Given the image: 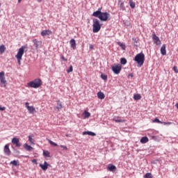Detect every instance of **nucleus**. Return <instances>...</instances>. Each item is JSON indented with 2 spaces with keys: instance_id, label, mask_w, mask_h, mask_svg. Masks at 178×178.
<instances>
[{
  "instance_id": "12",
  "label": "nucleus",
  "mask_w": 178,
  "mask_h": 178,
  "mask_svg": "<svg viewBox=\"0 0 178 178\" xmlns=\"http://www.w3.org/2000/svg\"><path fill=\"white\" fill-rule=\"evenodd\" d=\"M51 34H52V31L49 29L43 30L40 33V35H42V37H45V35H51Z\"/></svg>"
},
{
  "instance_id": "40",
  "label": "nucleus",
  "mask_w": 178,
  "mask_h": 178,
  "mask_svg": "<svg viewBox=\"0 0 178 178\" xmlns=\"http://www.w3.org/2000/svg\"><path fill=\"white\" fill-rule=\"evenodd\" d=\"M172 69H173L175 73H178V68L177 66H174Z\"/></svg>"
},
{
  "instance_id": "15",
  "label": "nucleus",
  "mask_w": 178,
  "mask_h": 178,
  "mask_svg": "<svg viewBox=\"0 0 178 178\" xmlns=\"http://www.w3.org/2000/svg\"><path fill=\"white\" fill-rule=\"evenodd\" d=\"M48 166H49V164H48L47 161H44V164H40V168L43 170H47V169H48Z\"/></svg>"
},
{
  "instance_id": "41",
  "label": "nucleus",
  "mask_w": 178,
  "mask_h": 178,
  "mask_svg": "<svg viewBox=\"0 0 178 178\" xmlns=\"http://www.w3.org/2000/svg\"><path fill=\"white\" fill-rule=\"evenodd\" d=\"M60 148H63V149H65V151H67V147L65 145H60Z\"/></svg>"
},
{
  "instance_id": "16",
  "label": "nucleus",
  "mask_w": 178,
  "mask_h": 178,
  "mask_svg": "<svg viewBox=\"0 0 178 178\" xmlns=\"http://www.w3.org/2000/svg\"><path fill=\"white\" fill-rule=\"evenodd\" d=\"M57 106L55 108V109H57V111H60L63 108V106L62 105V102H60V100H58L57 102Z\"/></svg>"
},
{
  "instance_id": "13",
  "label": "nucleus",
  "mask_w": 178,
  "mask_h": 178,
  "mask_svg": "<svg viewBox=\"0 0 178 178\" xmlns=\"http://www.w3.org/2000/svg\"><path fill=\"white\" fill-rule=\"evenodd\" d=\"M113 120L114 122H115L116 123H123L124 122H125L124 119L122 118L120 116H115L113 118Z\"/></svg>"
},
{
  "instance_id": "35",
  "label": "nucleus",
  "mask_w": 178,
  "mask_h": 178,
  "mask_svg": "<svg viewBox=\"0 0 178 178\" xmlns=\"http://www.w3.org/2000/svg\"><path fill=\"white\" fill-rule=\"evenodd\" d=\"M145 178H152V174L149 173V172H147L145 176Z\"/></svg>"
},
{
  "instance_id": "20",
  "label": "nucleus",
  "mask_w": 178,
  "mask_h": 178,
  "mask_svg": "<svg viewBox=\"0 0 178 178\" xmlns=\"http://www.w3.org/2000/svg\"><path fill=\"white\" fill-rule=\"evenodd\" d=\"M24 148L26 150V151H33V149H34V148H33V147L29 145L27 143H25L24 145Z\"/></svg>"
},
{
  "instance_id": "44",
  "label": "nucleus",
  "mask_w": 178,
  "mask_h": 178,
  "mask_svg": "<svg viewBox=\"0 0 178 178\" xmlns=\"http://www.w3.org/2000/svg\"><path fill=\"white\" fill-rule=\"evenodd\" d=\"M61 59H63V60H64V62H67V59L66 58H65V56H62Z\"/></svg>"
},
{
  "instance_id": "24",
  "label": "nucleus",
  "mask_w": 178,
  "mask_h": 178,
  "mask_svg": "<svg viewBox=\"0 0 178 178\" xmlns=\"http://www.w3.org/2000/svg\"><path fill=\"white\" fill-rule=\"evenodd\" d=\"M6 51V47H5V45L1 44L0 45V54L2 55Z\"/></svg>"
},
{
  "instance_id": "36",
  "label": "nucleus",
  "mask_w": 178,
  "mask_h": 178,
  "mask_svg": "<svg viewBox=\"0 0 178 178\" xmlns=\"http://www.w3.org/2000/svg\"><path fill=\"white\" fill-rule=\"evenodd\" d=\"M101 77H102V80H105V81L108 80V76L106 74H102Z\"/></svg>"
},
{
  "instance_id": "17",
  "label": "nucleus",
  "mask_w": 178,
  "mask_h": 178,
  "mask_svg": "<svg viewBox=\"0 0 178 178\" xmlns=\"http://www.w3.org/2000/svg\"><path fill=\"white\" fill-rule=\"evenodd\" d=\"M161 55H166V44H163L161 48Z\"/></svg>"
},
{
  "instance_id": "9",
  "label": "nucleus",
  "mask_w": 178,
  "mask_h": 178,
  "mask_svg": "<svg viewBox=\"0 0 178 178\" xmlns=\"http://www.w3.org/2000/svg\"><path fill=\"white\" fill-rule=\"evenodd\" d=\"M152 40L154 44H156V45H161V40L159 39V37L156 36V34L155 33V32L152 33Z\"/></svg>"
},
{
  "instance_id": "18",
  "label": "nucleus",
  "mask_w": 178,
  "mask_h": 178,
  "mask_svg": "<svg viewBox=\"0 0 178 178\" xmlns=\"http://www.w3.org/2000/svg\"><path fill=\"white\" fill-rule=\"evenodd\" d=\"M87 134H88V136H92V137H95V136H97V134L95 133L92 132V131H83V136H86Z\"/></svg>"
},
{
  "instance_id": "34",
  "label": "nucleus",
  "mask_w": 178,
  "mask_h": 178,
  "mask_svg": "<svg viewBox=\"0 0 178 178\" xmlns=\"http://www.w3.org/2000/svg\"><path fill=\"white\" fill-rule=\"evenodd\" d=\"M152 123H160L161 124H162V122L161 120H159V119H158L157 118H156L153 121Z\"/></svg>"
},
{
  "instance_id": "1",
  "label": "nucleus",
  "mask_w": 178,
  "mask_h": 178,
  "mask_svg": "<svg viewBox=\"0 0 178 178\" xmlns=\"http://www.w3.org/2000/svg\"><path fill=\"white\" fill-rule=\"evenodd\" d=\"M101 9L102 8H98V10L92 13V16H94V17H98L102 22H108L109 17H111V15L108 13L101 12Z\"/></svg>"
},
{
  "instance_id": "5",
  "label": "nucleus",
  "mask_w": 178,
  "mask_h": 178,
  "mask_svg": "<svg viewBox=\"0 0 178 178\" xmlns=\"http://www.w3.org/2000/svg\"><path fill=\"white\" fill-rule=\"evenodd\" d=\"M101 23L98 19H93L92 31L93 33H98L101 30Z\"/></svg>"
},
{
  "instance_id": "42",
  "label": "nucleus",
  "mask_w": 178,
  "mask_h": 178,
  "mask_svg": "<svg viewBox=\"0 0 178 178\" xmlns=\"http://www.w3.org/2000/svg\"><path fill=\"white\" fill-rule=\"evenodd\" d=\"M132 40L134 41V42H135V44H137V42H138V40L136 38H133Z\"/></svg>"
},
{
  "instance_id": "30",
  "label": "nucleus",
  "mask_w": 178,
  "mask_h": 178,
  "mask_svg": "<svg viewBox=\"0 0 178 178\" xmlns=\"http://www.w3.org/2000/svg\"><path fill=\"white\" fill-rule=\"evenodd\" d=\"M29 141L30 142V144L34 145V138H33L31 136H29Z\"/></svg>"
},
{
  "instance_id": "39",
  "label": "nucleus",
  "mask_w": 178,
  "mask_h": 178,
  "mask_svg": "<svg viewBox=\"0 0 178 178\" xmlns=\"http://www.w3.org/2000/svg\"><path fill=\"white\" fill-rule=\"evenodd\" d=\"M72 72H73V65H70L69 69L67 70V72L68 73H72Z\"/></svg>"
},
{
  "instance_id": "37",
  "label": "nucleus",
  "mask_w": 178,
  "mask_h": 178,
  "mask_svg": "<svg viewBox=\"0 0 178 178\" xmlns=\"http://www.w3.org/2000/svg\"><path fill=\"white\" fill-rule=\"evenodd\" d=\"M120 10H124V9H125L124 3L122 2V3L120 4Z\"/></svg>"
},
{
  "instance_id": "14",
  "label": "nucleus",
  "mask_w": 178,
  "mask_h": 178,
  "mask_svg": "<svg viewBox=\"0 0 178 178\" xmlns=\"http://www.w3.org/2000/svg\"><path fill=\"white\" fill-rule=\"evenodd\" d=\"M3 152L6 155H10V149H9V145H6L4 146Z\"/></svg>"
},
{
  "instance_id": "29",
  "label": "nucleus",
  "mask_w": 178,
  "mask_h": 178,
  "mask_svg": "<svg viewBox=\"0 0 178 178\" xmlns=\"http://www.w3.org/2000/svg\"><path fill=\"white\" fill-rule=\"evenodd\" d=\"M47 141L49 143V144L51 145H53L54 147H58V144L54 143V141L49 140V139H47Z\"/></svg>"
},
{
  "instance_id": "33",
  "label": "nucleus",
  "mask_w": 178,
  "mask_h": 178,
  "mask_svg": "<svg viewBox=\"0 0 178 178\" xmlns=\"http://www.w3.org/2000/svg\"><path fill=\"white\" fill-rule=\"evenodd\" d=\"M118 45L120 47H121L122 49H123V51H124V49H126V44H123V43H118Z\"/></svg>"
},
{
  "instance_id": "47",
  "label": "nucleus",
  "mask_w": 178,
  "mask_h": 178,
  "mask_svg": "<svg viewBox=\"0 0 178 178\" xmlns=\"http://www.w3.org/2000/svg\"><path fill=\"white\" fill-rule=\"evenodd\" d=\"M32 162H37V160L33 159V160L32 161Z\"/></svg>"
},
{
  "instance_id": "19",
  "label": "nucleus",
  "mask_w": 178,
  "mask_h": 178,
  "mask_svg": "<svg viewBox=\"0 0 178 178\" xmlns=\"http://www.w3.org/2000/svg\"><path fill=\"white\" fill-rule=\"evenodd\" d=\"M70 44L72 49H76V40L74 39H71L70 41Z\"/></svg>"
},
{
  "instance_id": "26",
  "label": "nucleus",
  "mask_w": 178,
  "mask_h": 178,
  "mask_svg": "<svg viewBox=\"0 0 178 178\" xmlns=\"http://www.w3.org/2000/svg\"><path fill=\"white\" fill-rule=\"evenodd\" d=\"M50 154L51 153L49 151H47V150H44L43 151V155L44 156H47V158H51Z\"/></svg>"
},
{
  "instance_id": "4",
  "label": "nucleus",
  "mask_w": 178,
  "mask_h": 178,
  "mask_svg": "<svg viewBox=\"0 0 178 178\" xmlns=\"http://www.w3.org/2000/svg\"><path fill=\"white\" fill-rule=\"evenodd\" d=\"M29 87L31 88H38L42 86V81L40 79H36L28 83Z\"/></svg>"
},
{
  "instance_id": "10",
  "label": "nucleus",
  "mask_w": 178,
  "mask_h": 178,
  "mask_svg": "<svg viewBox=\"0 0 178 178\" xmlns=\"http://www.w3.org/2000/svg\"><path fill=\"white\" fill-rule=\"evenodd\" d=\"M32 42L33 43V47H35V49L40 48L41 45H42V42L38 41L37 39H33Z\"/></svg>"
},
{
  "instance_id": "31",
  "label": "nucleus",
  "mask_w": 178,
  "mask_h": 178,
  "mask_svg": "<svg viewBox=\"0 0 178 178\" xmlns=\"http://www.w3.org/2000/svg\"><path fill=\"white\" fill-rule=\"evenodd\" d=\"M120 63L121 65H126V63H127V60H126L124 58H122L120 59Z\"/></svg>"
},
{
  "instance_id": "27",
  "label": "nucleus",
  "mask_w": 178,
  "mask_h": 178,
  "mask_svg": "<svg viewBox=\"0 0 178 178\" xmlns=\"http://www.w3.org/2000/svg\"><path fill=\"white\" fill-rule=\"evenodd\" d=\"M10 165H13V166H18L19 165V161L14 160L10 161Z\"/></svg>"
},
{
  "instance_id": "11",
  "label": "nucleus",
  "mask_w": 178,
  "mask_h": 178,
  "mask_svg": "<svg viewBox=\"0 0 178 178\" xmlns=\"http://www.w3.org/2000/svg\"><path fill=\"white\" fill-rule=\"evenodd\" d=\"M20 142V139H19V138H13L12 139V143L14 144V145H15V147H20L22 145L19 143Z\"/></svg>"
},
{
  "instance_id": "3",
  "label": "nucleus",
  "mask_w": 178,
  "mask_h": 178,
  "mask_svg": "<svg viewBox=\"0 0 178 178\" xmlns=\"http://www.w3.org/2000/svg\"><path fill=\"white\" fill-rule=\"evenodd\" d=\"M26 48H27V46H22L19 49L17 54L15 56L19 65H22V59L23 58V55H24V49H26Z\"/></svg>"
},
{
  "instance_id": "6",
  "label": "nucleus",
  "mask_w": 178,
  "mask_h": 178,
  "mask_svg": "<svg viewBox=\"0 0 178 178\" xmlns=\"http://www.w3.org/2000/svg\"><path fill=\"white\" fill-rule=\"evenodd\" d=\"M111 70L115 73V74H119L122 71V65H120V64H114L111 67Z\"/></svg>"
},
{
  "instance_id": "23",
  "label": "nucleus",
  "mask_w": 178,
  "mask_h": 178,
  "mask_svg": "<svg viewBox=\"0 0 178 178\" xmlns=\"http://www.w3.org/2000/svg\"><path fill=\"white\" fill-rule=\"evenodd\" d=\"M148 141H149L148 137H147V136L142 137L140 139V143L142 144H145V143H148Z\"/></svg>"
},
{
  "instance_id": "7",
  "label": "nucleus",
  "mask_w": 178,
  "mask_h": 178,
  "mask_svg": "<svg viewBox=\"0 0 178 178\" xmlns=\"http://www.w3.org/2000/svg\"><path fill=\"white\" fill-rule=\"evenodd\" d=\"M30 103L26 102L25 103V108L28 110L29 113H37V111L35 110V108L33 106H29Z\"/></svg>"
},
{
  "instance_id": "38",
  "label": "nucleus",
  "mask_w": 178,
  "mask_h": 178,
  "mask_svg": "<svg viewBox=\"0 0 178 178\" xmlns=\"http://www.w3.org/2000/svg\"><path fill=\"white\" fill-rule=\"evenodd\" d=\"M161 124H164L165 126H170V124H172V122H161Z\"/></svg>"
},
{
  "instance_id": "48",
  "label": "nucleus",
  "mask_w": 178,
  "mask_h": 178,
  "mask_svg": "<svg viewBox=\"0 0 178 178\" xmlns=\"http://www.w3.org/2000/svg\"><path fill=\"white\" fill-rule=\"evenodd\" d=\"M22 2V0H18V3H20Z\"/></svg>"
},
{
  "instance_id": "43",
  "label": "nucleus",
  "mask_w": 178,
  "mask_h": 178,
  "mask_svg": "<svg viewBox=\"0 0 178 178\" xmlns=\"http://www.w3.org/2000/svg\"><path fill=\"white\" fill-rule=\"evenodd\" d=\"M6 109V107L3 106L2 107V106L0 105V111H5Z\"/></svg>"
},
{
  "instance_id": "8",
  "label": "nucleus",
  "mask_w": 178,
  "mask_h": 178,
  "mask_svg": "<svg viewBox=\"0 0 178 178\" xmlns=\"http://www.w3.org/2000/svg\"><path fill=\"white\" fill-rule=\"evenodd\" d=\"M0 82L2 84L3 87H6V79H5V72H0Z\"/></svg>"
},
{
  "instance_id": "46",
  "label": "nucleus",
  "mask_w": 178,
  "mask_h": 178,
  "mask_svg": "<svg viewBox=\"0 0 178 178\" xmlns=\"http://www.w3.org/2000/svg\"><path fill=\"white\" fill-rule=\"evenodd\" d=\"M38 2H42V0H37Z\"/></svg>"
},
{
  "instance_id": "2",
  "label": "nucleus",
  "mask_w": 178,
  "mask_h": 178,
  "mask_svg": "<svg viewBox=\"0 0 178 178\" xmlns=\"http://www.w3.org/2000/svg\"><path fill=\"white\" fill-rule=\"evenodd\" d=\"M134 60L140 67H141L143 65H144V60H145V55H144V53H139L135 56Z\"/></svg>"
},
{
  "instance_id": "32",
  "label": "nucleus",
  "mask_w": 178,
  "mask_h": 178,
  "mask_svg": "<svg viewBox=\"0 0 178 178\" xmlns=\"http://www.w3.org/2000/svg\"><path fill=\"white\" fill-rule=\"evenodd\" d=\"M83 114H84V118H90L91 116V113L87 112L86 111L83 112Z\"/></svg>"
},
{
  "instance_id": "45",
  "label": "nucleus",
  "mask_w": 178,
  "mask_h": 178,
  "mask_svg": "<svg viewBox=\"0 0 178 178\" xmlns=\"http://www.w3.org/2000/svg\"><path fill=\"white\" fill-rule=\"evenodd\" d=\"M89 49H94V45L90 44Z\"/></svg>"
},
{
  "instance_id": "22",
  "label": "nucleus",
  "mask_w": 178,
  "mask_h": 178,
  "mask_svg": "<svg viewBox=\"0 0 178 178\" xmlns=\"http://www.w3.org/2000/svg\"><path fill=\"white\" fill-rule=\"evenodd\" d=\"M97 97L99 98V99H104L105 98V95L102 92H98Z\"/></svg>"
},
{
  "instance_id": "28",
  "label": "nucleus",
  "mask_w": 178,
  "mask_h": 178,
  "mask_svg": "<svg viewBox=\"0 0 178 178\" xmlns=\"http://www.w3.org/2000/svg\"><path fill=\"white\" fill-rule=\"evenodd\" d=\"M129 5H130V7L132 8V9H134L136 8V3H134L133 1L130 0L129 1Z\"/></svg>"
},
{
  "instance_id": "21",
  "label": "nucleus",
  "mask_w": 178,
  "mask_h": 178,
  "mask_svg": "<svg viewBox=\"0 0 178 178\" xmlns=\"http://www.w3.org/2000/svg\"><path fill=\"white\" fill-rule=\"evenodd\" d=\"M107 169L109 170V172H113V170H116V166L113 165V164H109Z\"/></svg>"
},
{
  "instance_id": "25",
  "label": "nucleus",
  "mask_w": 178,
  "mask_h": 178,
  "mask_svg": "<svg viewBox=\"0 0 178 178\" xmlns=\"http://www.w3.org/2000/svg\"><path fill=\"white\" fill-rule=\"evenodd\" d=\"M134 99H135V101H139V99H141V95L140 94L134 95Z\"/></svg>"
}]
</instances>
